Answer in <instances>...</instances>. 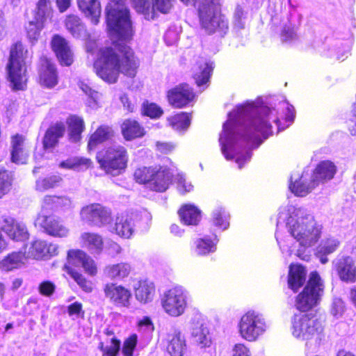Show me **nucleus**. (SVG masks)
Returning a JSON list of instances; mask_svg holds the SVG:
<instances>
[{
  "mask_svg": "<svg viewBox=\"0 0 356 356\" xmlns=\"http://www.w3.org/2000/svg\"><path fill=\"white\" fill-rule=\"evenodd\" d=\"M323 282L317 271H312L302 291L295 298L294 306L300 313L291 319L292 334L302 340L321 339L324 325L312 311L321 302L324 292Z\"/></svg>",
  "mask_w": 356,
  "mask_h": 356,
  "instance_id": "f257e3e1",
  "label": "nucleus"
},
{
  "mask_svg": "<svg viewBox=\"0 0 356 356\" xmlns=\"http://www.w3.org/2000/svg\"><path fill=\"white\" fill-rule=\"evenodd\" d=\"M127 0H113V73L134 78L139 66L134 52L126 45L132 40L135 31Z\"/></svg>",
  "mask_w": 356,
  "mask_h": 356,
  "instance_id": "f03ea898",
  "label": "nucleus"
},
{
  "mask_svg": "<svg viewBox=\"0 0 356 356\" xmlns=\"http://www.w3.org/2000/svg\"><path fill=\"white\" fill-rule=\"evenodd\" d=\"M197 9L200 24L209 35L218 33L225 35L229 30V22L222 14L218 0H193Z\"/></svg>",
  "mask_w": 356,
  "mask_h": 356,
  "instance_id": "7ed1b4c3",
  "label": "nucleus"
},
{
  "mask_svg": "<svg viewBox=\"0 0 356 356\" xmlns=\"http://www.w3.org/2000/svg\"><path fill=\"white\" fill-rule=\"evenodd\" d=\"M28 51L21 42L15 44L10 49L9 62L7 65L8 79L13 90H24L26 86V59Z\"/></svg>",
  "mask_w": 356,
  "mask_h": 356,
  "instance_id": "20e7f679",
  "label": "nucleus"
},
{
  "mask_svg": "<svg viewBox=\"0 0 356 356\" xmlns=\"http://www.w3.org/2000/svg\"><path fill=\"white\" fill-rule=\"evenodd\" d=\"M241 337L250 342L255 341L266 330V323L263 316L254 310L245 312L240 318L238 325Z\"/></svg>",
  "mask_w": 356,
  "mask_h": 356,
  "instance_id": "39448f33",
  "label": "nucleus"
},
{
  "mask_svg": "<svg viewBox=\"0 0 356 356\" xmlns=\"http://www.w3.org/2000/svg\"><path fill=\"white\" fill-rule=\"evenodd\" d=\"M289 232L300 245L305 248L314 245L321 236V229L314 221L306 218L295 222L291 226Z\"/></svg>",
  "mask_w": 356,
  "mask_h": 356,
  "instance_id": "423d86ee",
  "label": "nucleus"
},
{
  "mask_svg": "<svg viewBox=\"0 0 356 356\" xmlns=\"http://www.w3.org/2000/svg\"><path fill=\"white\" fill-rule=\"evenodd\" d=\"M195 89L188 83H180L166 92V99L174 108L181 109L191 105L196 99Z\"/></svg>",
  "mask_w": 356,
  "mask_h": 356,
  "instance_id": "0eeeda50",
  "label": "nucleus"
},
{
  "mask_svg": "<svg viewBox=\"0 0 356 356\" xmlns=\"http://www.w3.org/2000/svg\"><path fill=\"white\" fill-rule=\"evenodd\" d=\"M161 302L165 312L173 317L182 315L187 307L186 296L179 287H173L164 292Z\"/></svg>",
  "mask_w": 356,
  "mask_h": 356,
  "instance_id": "6e6552de",
  "label": "nucleus"
},
{
  "mask_svg": "<svg viewBox=\"0 0 356 356\" xmlns=\"http://www.w3.org/2000/svg\"><path fill=\"white\" fill-rule=\"evenodd\" d=\"M110 210L98 203L83 207L80 211L82 221L91 226L102 227L110 222Z\"/></svg>",
  "mask_w": 356,
  "mask_h": 356,
  "instance_id": "1a4fd4ad",
  "label": "nucleus"
},
{
  "mask_svg": "<svg viewBox=\"0 0 356 356\" xmlns=\"http://www.w3.org/2000/svg\"><path fill=\"white\" fill-rule=\"evenodd\" d=\"M256 133H260L264 138H267L272 133L271 125L264 115L260 114L252 118L251 123L246 126L241 138L246 143L259 140L260 144L261 140Z\"/></svg>",
  "mask_w": 356,
  "mask_h": 356,
  "instance_id": "9d476101",
  "label": "nucleus"
},
{
  "mask_svg": "<svg viewBox=\"0 0 356 356\" xmlns=\"http://www.w3.org/2000/svg\"><path fill=\"white\" fill-rule=\"evenodd\" d=\"M35 225L43 228L46 233L53 236L65 237L69 233V229L55 216L47 213H39Z\"/></svg>",
  "mask_w": 356,
  "mask_h": 356,
  "instance_id": "9b49d317",
  "label": "nucleus"
},
{
  "mask_svg": "<svg viewBox=\"0 0 356 356\" xmlns=\"http://www.w3.org/2000/svg\"><path fill=\"white\" fill-rule=\"evenodd\" d=\"M215 67L214 63L204 58H200L193 67V79L198 87L208 86Z\"/></svg>",
  "mask_w": 356,
  "mask_h": 356,
  "instance_id": "f8f14e48",
  "label": "nucleus"
},
{
  "mask_svg": "<svg viewBox=\"0 0 356 356\" xmlns=\"http://www.w3.org/2000/svg\"><path fill=\"white\" fill-rule=\"evenodd\" d=\"M334 269L342 282H356V261L351 257L343 256L339 258L334 265Z\"/></svg>",
  "mask_w": 356,
  "mask_h": 356,
  "instance_id": "ddd939ff",
  "label": "nucleus"
},
{
  "mask_svg": "<svg viewBox=\"0 0 356 356\" xmlns=\"http://www.w3.org/2000/svg\"><path fill=\"white\" fill-rule=\"evenodd\" d=\"M172 177L173 175L168 167L158 165L148 187L153 191L163 193L172 184Z\"/></svg>",
  "mask_w": 356,
  "mask_h": 356,
  "instance_id": "4468645a",
  "label": "nucleus"
},
{
  "mask_svg": "<svg viewBox=\"0 0 356 356\" xmlns=\"http://www.w3.org/2000/svg\"><path fill=\"white\" fill-rule=\"evenodd\" d=\"M1 229L10 239L15 241H24L29 237L25 224L10 217L3 218Z\"/></svg>",
  "mask_w": 356,
  "mask_h": 356,
  "instance_id": "2eb2a0df",
  "label": "nucleus"
},
{
  "mask_svg": "<svg viewBox=\"0 0 356 356\" xmlns=\"http://www.w3.org/2000/svg\"><path fill=\"white\" fill-rule=\"evenodd\" d=\"M51 47L62 65L70 66L74 61L73 52L68 42L62 36L55 35L51 39Z\"/></svg>",
  "mask_w": 356,
  "mask_h": 356,
  "instance_id": "dca6fc26",
  "label": "nucleus"
},
{
  "mask_svg": "<svg viewBox=\"0 0 356 356\" xmlns=\"http://www.w3.org/2000/svg\"><path fill=\"white\" fill-rule=\"evenodd\" d=\"M97 74L104 81L111 83V48L102 47L99 49V56L94 63Z\"/></svg>",
  "mask_w": 356,
  "mask_h": 356,
  "instance_id": "f3484780",
  "label": "nucleus"
},
{
  "mask_svg": "<svg viewBox=\"0 0 356 356\" xmlns=\"http://www.w3.org/2000/svg\"><path fill=\"white\" fill-rule=\"evenodd\" d=\"M166 350L172 356H182L186 349V339L181 331L171 328L165 336Z\"/></svg>",
  "mask_w": 356,
  "mask_h": 356,
  "instance_id": "a211bd4d",
  "label": "nucleus"
},
{
  "mask_svg": "<svg viewBox=\"0 0 356 356\" xmlns=\"http://www.w3.org/2000/svg\"><path fill=\"white\" fill-rule=\"evenodd\" d=\"M337 171L336 165L331 161H320L312 170L311 177L313 182L318 186L320 184L332 179Z\"/></svg>",
  "mask_w": 356,
  "mask_h": 356,
  "instance_id": "6ab92c4d",
  "label": "nucleus"
},
{
  "mask_svg": "<svg viewBox=\"0 0 356 356\" xmlns=\"http://www.w3.org/2000/svg\"><path fill=\"white\" fill-rule=\"evenodd\" d=\"M39 81L47 88H52L58 83V73L55 65L47 58H41L40 60Z\"/></svg>",
  "mask_w": 356,
  "mask_h": 356,
  "instance_id": "aec40b11",
  "label": "nucleus"
},
{
  "mask_svg": "<svg viewBox=\"0 0 356 356\" xmlns=\"http://www.w3.org/2000/svg\"><path fill=\"white\" fill-rule=\"evenodd\" d=\"M68 263L74 266H81L86 273L95 275L97 273V266L93 259L84 252L76 250H70L67 254Z\"/></svg>",
  "mask_w": 356,
  "mask_h": 356,
  "instance_id": "412c9836",
  "label": "nucleus"
},
{
  "mask_svg": "<svg viewBox=\"0 0 356 356\" xmlns=\"http://www.w3.org/2000/svg\"><path fill=\"white\" fill-rule=\"evenodd\" d=\"M121 133L127 141L140 138L145 136L146 131L142 124L134 118H127L120 124Z\"/></svg>",
  "mask_w": 356,
  "mask_h": 356,
  "instance_id": "4be33fe9",
  "label": "nucleus"
},
{
  "mask_svg": "<svg viewBox=\"0 0 356 356\" xmlns=\"http://www.w3.org/2000/svg\"><path fill=\"white\" fill-rule=\"evenodd\" d=\"M307 277V270L301 264H293L289 266L287 284L289 288L294 293L304 286Z\"/></svg>",
  "mask_w": 356,
  "mask_h": 356,
  "instance_id": "5701e85b",
  "label": "nucleus"
},
{
  "mask_svg": "<svg viewBox=\"0 0 356 356\" xmlns=\"http://www.w3.org/2000/svg\"><path fill=\"white\" fill-rule=\"evenodd\" d=\"M79 10L90 22L97 25L101 17V6L98 0H77Z\"/></svg>",
  "mask_w": 356,
  "mask_h": 356,
  "instance_id": "b1692460",
  "label": "nucleus"
},
{
  "mask_svg": "<svg viewBox=\"0 0 356 356\" xmlns=\"http://www.w3.org/2000/svg\"><path fill=\"white\" fill-rule=\"evenodd\" d=\"M65 26L75 38L86 40L89 37L85 24L76 15H70L67 16L65 20Z\"/></svg>",
  "mask_w": 356,
  "mask_h": 356,
  "instance_id": "393cba45",
  "label": "nucleus"
},
{
  "mask_svg": "<svg viewBox=\"0 0 356 356\" xmlns=\"http://www.w3.org/2000/svg\"><path fill=\"white\" fill-rule=\"evenodd\" d=\"M129 161V155L125 147L118 146L113 149V176L125 171Z\"/></svg>",
  "mask_w": 356,
  "mask_h": 356,
  "instance_id": "a878e982",
  "label": "nucleus"
},
{
  "mask_svg": "<svg viewBox=\"0 0 356 356\" xmlns=\"http://www.w3.org/2000/svg\"><path fill=\"white\" fill-rule=\"evenodd\" d=\"M65 131V127L61 122L56 123L48 128L42 140L44 148L47 149L54 147L59 138L63 136Z\"/></svg>",
  "mask_w": 356,
  "mask_h": 356,
  "instance_id": "bb28decb",
  "label": "nucleus"
},
{
  "mask_svg": "<svg viewBox=\"0 0 356 356\" xmlns=\"http://www.w3.org/2000/svg\"><path fill=\"white\" fill-rule=\"evenodd\" d=\"M181 222L187 225H197L201 220V211L195 206L186 204L178 211Z\"/></svg>",
  "mask_w": 356,
  "mask_h": 356,
  "instance_id": "cd10ccee",
  "label": "nucleus"
},
{
  "mask_svg": "<svg viewBox=\"0 0 356 356\" xmlns=\"http://www.w3.org/2000/svg\"><path fill=\"white\" fill-rule=\"evenodd\" d=\"M114 229L115 233L120 237L130 238L134 232L132 218L127 213L118 215Z\"/></svg>",
  "mask_w": 356,
  "mask_h": 356,
  "instance_id": "c85d7f7f",
  "label": "nucleus"
},
{
  "mask_svg": "<svg viewBox=\"0 0 356 356\" xmlns=\"http://www.w3.org/2000/svg\"><path fill=\"white\" fill-rule=\"evenodd\" d=\"M24 138L17 134L12 137L11 140V160L17 164H24L27 161L28 154L23 147Z\"/></svg>",
  "mask_w": 356,
  "mask_h": 356,
  "instance_id": "c756f323",
  "label": "nucleus"
},
{
  "mask_svg": "<svg viewBox=\"0 0 356 356\" xmlns=\"http://www.w3.org/2000/svg\"><path fill=\"white\" fill-rule=\"evenodd\" d=\"M317 187L316 183L313 182L311 177L309 182H307L301 175L298 179L294 181H291L289 184V189L296 196L305 197L310 193L314 188Z\"/></svg>",
  "mask_w": 356,
  "mask_h": 356,
  "instance_id": "7c9ffc66",
  "label": "nucleus"
},
{
  "mask_svg": "<svg viewBox=\"0 0 356 356\" xmlns=\"http://www.w3.org/2000/svg\"><path fill=\"white\" fill-rule=\"evenodd\" d=\"M26 259V254L22 252H13L0 261V268L10 271L19 268Z\"/></svg>",
  "mask_w": 356,
  "mask_h": 356,
  "instance_id": "2f4dec72",
  "label": "nucleus"
},
{
  "mask_svg": "<svg viewBox=\"0 0 356 356\" xmlns=\"http://www.w3.org/2000/svg\"><path fill=\"white\" fill-rule=\"evenodd\" d=\"M67 123L68 124L70 140L73 143L79 141L84 129L83 119L76 115H72L67 119Z\"/></svg>",
  "mask_w": 356,
  "mask_h": 356,
  "instance_id": "473e14b6",
  "label": "nucleus"
},
{
  "mask_svg": "<svg viewBox=\"0 0 356 356\" xmlns=\"http://www.w3.org/2000/svg\"><path fill=\"white\" fill-rule=\"evenodd\" d=\"M191 115L186 112H179L167 118L168 125L175 131H184L191 124Z\"/></svg>",
  "mask_w": 356,
  "mask_h": 356,
  "instance_id": "72a5a7b5",
  "label": "nucleus"
},
{
  "mask_svg": "<svg viewBox=\"0 0 356 356\" xmlns=\"http://www.w3.org/2000/svg\"><path fill=\"white\" fill-rule=\"evenodd\" d=\"M92 161L90 159L84 157H72L62 161L59 166L62 168L83 170L90 167Z\"/></svg>",
  "mask_w": 356,
  "mask_h": 356,
  "instance_id": "f704fd0d",
  "label": "nucleus"
},
{
  "mask_svg": "<svg viewBox=\"0 0 356 356\" xmlns=\"http://www.w3.org/2000/svg\"><path fill=\"white\" fill-rule=\"evenodd\" d=\"M113 284V303L116 307H127L131 294L129 289L122 286H115Z\"/></svg>",
  "mask_w": 356,
  "mask_h": 356,
  "instance_id": "c9c22d12",
  "label": "nucleus"
},
{
  "mask_svg": "<svg viewBox=\"0 0 356 356\" xmlns=\"http://www.w3.org/2000/svg\"><path fill=\"white\" fill-rule=\"evenodd\" d=\"M156 165L140 166L137 168L134 172V178L136 182L140 184L149 186Z\"/></svg>",
  "mask_w": 356,
  "mask_h": 356,
  "instance_id": "e433bc0d",
  "label": "nucleus"
},
{
  "mask_svg": "<svg viewBox=\"0 0 356 356\" xmlns=\"http://www.w3.org/2000/svg\"><path fill=\"white\" fill-rule=\"evenodd\" d=\"M154 294V287L146 282H141L136 289L135 296L136 299L142 303L151 301Z\"/></svg>",
  "mask_w": 356,
  "mask_h": 356,
  "instance_id": "4c0bfd02",
  "label": "nucleus"
},
{
  "mask_svg": "<svg viewBox=\"0 0 356 356\" xmlns=\"http://www.w3.org/2000/svg\"><path fill=\"white\" fill-rule=\"evenodd\" d=\"M70 200L65 197H59L56 195L44 196L42 204V211L40 213H47L45 210L53 209L59 206H66L70 204Z\"/></svg>",
  "mask_w": 356,
  "mask_h": 356,
  "instance_id": "58836bf2",
  "label": "nucleus"
},
{
  "mask_svg": "<svg viewBox=\"0 0 356 356\" xmlns=\"http://www.w3.org/2000/svg\"><path fill=\"white\" fill-rule=\"evenodd\" d=\"M109 128L108 127L101 126L99 127L94 134L91 135L90 137L88 147L90 150H92L96 148V147L109 138Z\"/></svg>",
  "mask_w": 356,
  "mask_h": 356,
  "instance_id": "ea45409f",
  "label": "nucleus"
},
{
  "mask_svg": "<svg viewBox=\"0 0 356 356\" xmlns=\"http://www.w3.org/2000/svg\"><path fill=\"white\" fill-rule=\"evenodd\" d=\"M163 108L154 102L145 100L141 105V114L150 119H159L163 115Z\"/></svg>",
  "mask_w": 356,
  "mask_h": 356,
  "instance_id": "a19ab883",
  "label": "nucleus"
},
{
  "mask_svg": "<svg viewBox=\"0 0 356 356\" xmlns=\"http://www.w3.org/2000/svg\"><path fill=\"white\" fill-rule=\"evenodd\" d=\"M49 250V248H47L45 241L37 240L31 243L26 257V258L40 259L45 256Z\"/></svg>",
  "mask_w": 356,
  "mask_h": 356,
  "instance_id": "79ce46f5",
  "label": "nucleus"
},
{
  "mask_svg": "<svg viewBox=\"0 0 356 356\" xmlns=\"http://www.w3.org/2000/svg\"><path fill=\"white\" fill-rule=\"evenodd\" d=\"M193 337L195 342L201 348L208 347L211 344V339L208 337L209 330L204 325H196L193 328Z\"/></svg>",
  "mask_w": 356,
  "mask_h": 356,
  "instance_id": "37998d69",
  "label": "nucleus"
},
{
  "mask_svg": "<svg viewBox=\"0 0 356 356\" xmlns=\"http://www.w3.org/2000/svg\"><path fill=\"white\" fill-rule=\"evenodd\" d=\"M61 181L62 178L58 175H51L40 178L36 181L35 189L38 191L44 192L58 186Z\"/></svg>",
  "mask_w": 356,
  "mask_h": 356,
  "instance_id": "c03bdc74",
  "label": "nucleus"
},
{
  "mask_svg": "<svg viewBox=\"0 0 356 356\" xmlns=\"http://www.w3.org/2000/svg\"><path fill=\"white\" fill-rule=\"evenodd\" d=\"M67 273L71 276V277L77 283V284L86 293H90L92 291V283L86 280V277L72 268L71 267L65 266Z\"/></svg>",
  "mask_w": 356,
  "mask_h": 356,
  "instance_id": "a18cd8bd",
  "label": "nucleus"
},
{
  "mask_svg": "<svg viewBox=\"0 0 356 356\" xmlns=\"http://www.w3.org/2000/svg\"><path fill=\"white\" fill-rule=\"evenodd\" d=\"M81 238L84 244L90 249L97 252L102 249L103 242L100 236L95 234L83 233L81 235Z\"/></svg>",
  "mask_w": 356,
  "mask_h": 356,
  "instance_id": "49530a36",
  "label": "nucleus"
},
{
  "mask_svg": "<svg viewBox=\"0 0 356 356\" xmlns=\"http://www.w3.org/2000/svg\"><path fill=\"white\" fill-rule=\"evenodd\" d=\"M133 7L139 13L145 16L154 15L153 0H131Z\"/></svg>",
  "mask_w": 356,
  "mask_h": 356,
  "instance_id": "de8ad7c7",
  "label": "nucleus"
},
{
  "mask_svg": "<svg viewBox=\"0 0 356 356\" xmlns=\"http://www.w3.org/2000/svg\"><path fill=\"white\" fill-rule=\"evenodd\" d=\"M44 22L40 19H34L29 22L26 27L27 36L29 39L32 42L36 41L40 34V31L43 28Z\"/></svg>",
  "mask_w": 356,
  "mask_h": 356,
  "instance_id": "09e8293b",
  "label": "nucleus"
},
{
  "mask_svg": "<svg viewBox=\"0 0 356 356\" xmlns=\"http://www.w3.org/2000/svg\"><path fill=\"white\" fill-rule=\"evenodd\" d=\"M216 250V243L207 238L196 241V252L199 255H205Z\"/></svg>",
  "mask_w": 356,
  "mask_h": 356,
  "instance_id": "8fccbe9b",
  "label": "nucleus"
},
{
  "mask_svg": "<svg viewBox=\"0 0 356 356\" xmlns=\"http://www.w3.org/2000/svg\"><path fill=\"white\" fill-rule=\"evenodd\" d=\"M13 177L4 169H0V198L8 193L12 186Z\"/></svg>",
  "mask_w": 356,
  "mask_h": 356,
  "instance_id": "3c124183",
  "label": "nucleus"
},
{
  "mask_svg": "<svg viewBox=\"0 0 356 356\" xmlns=\"http://www.w3.org/2000/svg\"><path fill=\"white\" fill-rule=\"evenodd\" d=\"M51 13L50 0H40L37 4L35 18L44 22V19Z\"/></svg>",
  "mask_w": 356,
  "mask_h": 356,
  "instance_id": "603ef678",
  "label": "nucleus"
},
{
  "mask_svg": "<svg viewBox=\"0 0 356 356\" xmlns=\"http://www.w3.org/2000/svg\"><path fill=\"white\" fill-rule=\"evenodd\" d=\"M97 159L100 168L106 173L111 171V152L109 149L100 151L97 153Z\"/></svg>",
  "mask_w": 356,
  "mask_h": 356,
  "instance_id": "864d4df0",
  "label": "nucleus"
},
{
  "mask_svg": "<svg viewBox=\"0 0 356 356\" xmlns=\"http://www.w3.org/2000/svg\"><path fill=\"white\" fill-rule=\"evenodd\" d=\"M138 343V336L136 334H131L124 341L122 348V353L124 356H134V352Z\"/></svg>",
  "mask_w": 356,
  "mask_h": 356,
  "instance_id": "5fc2aeb1",
  "label": "nucleus"
},
{
  "mask_svg": "<svg viewBox=\"0 0 356 356\" xmlns=\"http://www.w3.org/2000/svg\"><path fill=\"white\" fill-rule=\"evenodd\" d=\"M131 270V266L127 262H120L113 265V278L119 280L127 277Z\"/></svg>",
  "mask_w": 356,
  "mask_h": 356,
  "instance_id": "6e6d98bb",
  "label": "nucleus"
},
{
  "mask_svg": "<svg viewBox=\"0 0 356 356\" xmlns=\"http://www.w3.org/2000/svg\"><path fill=\"white\" fill-rule=\"evenodd\" d=\"M340 245V241L336 238H327L317 249L323 253L330 254L334 252Z\"/></svg>",
  "mask_w": 356,
  "mask_h": 356,
  "instance_id": "4d7b16f0",
  "label": "nucleus"
},
{
  "mask_svg": "<svg viewBox=\"0 0 356 356\" xmlns=\"http://www.w3.org/2000/svg\"><path fill=\"white\" fill-rule=\"evenodd\" d=\"M56 285L50 281L42 282L38 286L40 293L44 296H51L55 291Z\"/></svg>",
  "mask_w": 356,
  "mask_h": 356,
  "instance_id": "13d9d810",
  "label": "nucleus"
},
{
  "mask_svg": "<svg viewBox=\"0 0 356 356\" xmlns=\"http://www.w3.org/2000/svg\"><path fill=\"white\" fill-rule=\"evenodd\" d=\"M154 10L155 8L161 13L166 14L172 7L171 0H154Z\"/></svg>",
  "mask_w": 356,
  "mask_h": 356,
  "instance_id": "bf43d9fd",
  "label": "nucleus"
},
{
  "mask_svg": "<svg viewBox=\"0 0 356 356\" xmlns=\"http://www.w3.org/2000/svg\"><path fill=\"white\" fill-rule=\"evenodd\" d=\"M232 356H250L249 348L243 343H236L232 349Z\"/></svg>",
  "mask_w": 356,
  "mask_h": 356,
  "instance_id": "052dcab7",
  "label": "nucleus"
},
{
  "mask_svg": "<svg viewBox=\"0 0 356 356\" xmlns=\"http://www.w3.org/2000/svg\"><path fill=\"white\" fill-rule=\"evenodd\" d=\"M177 188L179 193L185 195L193 190V186L191 184H187L185 179L181 177L178 179L177 183Z\"/></svg>",
  "mask_w": 356,
  "mask_h": 356,
  "instance_id": "680f3d73",
  "label": "nucleus"
},
{
  "mask_svg": "<svg viewBox=\"0 0 356 356\" xmlns=\"http://www.w3.org/2000/svg\"><path fill=\"white\" fill-rule=\"evenodd\" d=\"M156 150L161 154H169L174 149V145L170 143L164 142H156Z\"/></svg>",
  "mask_w": 356,
  "mask_h": 356,
  "instance_id": "e2e57ef3",
  "label": "nucleus"
},
{
  "mask_svg": "<svg viewBox=\"0 0 356 356\" xmlns=\"http://www.w3.org/2000/svg\"><path fill=\"white\" fill-rule=\"evenodd\" d=\"M344 312V307L341 300H337L333 302L331 308V313L334 316H341Z\"/></svg>",
  "mask_w": 356,
  "mask_h": 356,
  "instance_id": "0e129e2a",
  "label": "nucleus"
},
{
  "mask_svg": "<svg viewBox=\"0 0 356 356\" xmlns=\"http://www.w3.org/2000/svg\"><path fill=\"white\" fill-rule=\"evenodd\" d=\"M138 326L139 327H145L147 330L153 332L154 330V323L149 316H144L142 319L138 321Z\"/></svg>",
  "mask_w": 356,
  "mask_h": 356,
  "instance_id": "69168bd1",
  "label": "nucleus"
},
{
  "mask_svg": "<svg viewBox=\"0 0 356 356\" xmlns=\"http://www.w3.org/2000/svg\"><path fill=\"white\" fill-rule=\"evenodd\" d=\"M81 89L85 92L95 103H97V99L99 97V93L96 91L92 90L89 86L87 85H83L81 86Z\"/></svg>",
  "mask_w": 356,
  "mask_h": 356,
  "instance_id": "338daca9",
  "label": "nucleus"
},
{
  "mask_svg": "<svg viewBox=\"0 0 356 356\" xmlns=\"http://www.w3.org/2000/svg\"><path fill=\"white\" fill-rule=\"evenodd\" d=\"M82 309V305L78 302H75L68 307V313L70 316L78 315Z\"/></svg>",
  "mask_w": 356,
  "mask_h": 356,
  "instance_id": "774afa93",
  "label": "nucleus"
}]
</instances>
